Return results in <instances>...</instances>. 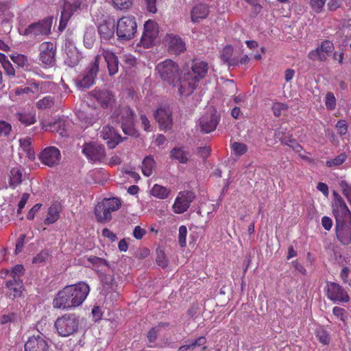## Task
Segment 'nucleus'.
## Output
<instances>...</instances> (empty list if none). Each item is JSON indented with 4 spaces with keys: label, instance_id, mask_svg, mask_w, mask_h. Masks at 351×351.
<instances>
[{
    "label": "nucleus",
    "instance_id": "37998d69",
    "mask_svg": "<svg viewBox=\"0 0 351 351\" xmlns=\"http://www.w3.org/2000/svg\"><path fill=\"white\" fill-rule=\"evenodd\" d=\"M316 337L324 345L330 343V337L329 333L323 328H319L316 330Z\"/></svg>",
    "mask_w": 351,
    "mask_h": 351
},
{
    "label": "nucleus",
    "instance_id": "4d7b16f0",
    "mask_svg": "<svg viewBox=\"0 0 351 351\" xmlns=\"http://www.w3.org/2000/svg\"><path fill=\"white\" fill-rule=\"evenodd\" d=\"M67 56L68 58L65 60V62L69 66L73 67L79 62V56L75 51H71V56L67 53Z\"/></svg>",
    "mask_w": 351,
    "mask_h": 351
},
{
    "label": "nucleus",
    "instance_id": "58836bf2",
    "mask_svg": "<svg viewBox=\"0 0 351 351\" xmlns=\"http://www.w3.org/2000/svg\"><path fill=\"white\" fill-rule=\"evenodd\" d=\"M169 193L168 189L157 184H154L151 190V194L158 199L167 198Z\"/></svg>",
    "mask_w": 351,
    "mask_h": 351
},
{
    "label": "nucleus",
    "instance_id": "e2e57ef3",
    "mask_svg": "<svg viewBox=\"0 0 351 351\" xmlns=\"http://www.w3.org/2000/svg\"><path fill=\"white\" fill-rule=\"evenodd\" d=\"M156 262L158 265L162 267H165L167 265V261L165 254L162 251L158 252Z\"/></svg>",
    "mask_w": 351,
    "mask_h": 351
},
{
    "label": "nucleus",
    "instance_id": "0eeeda50",
    "mask_svg": "<svg viewBox=\"0 0 351 351\" xmlns=\"http://www.w3.org/2000/svg\"><path fill=\"white\" fill-rule=\"evenodd\" d=\"M156 71L160 77L172 85H176V80L180 75L178 65L171 60H166L159 63Z\"/></svg>",
    "mask_w": 351,
    "mask_h": 351
},
{
    "label": "nucleus",
    "instance_id": "e433bc0d",
    "mask_svg": "<svg viewBox=\"0 0 351 351\" xmlns=\"http://www.w3.org/2000/svg\"><path fill=\"white\" fill-rule=\"evenodd\" d=\"M24 267L22 265H15L11 270H6L5 274L8 275L10 280H21L24 274Z\"/></svg>",
    "mask_w": 351,
    "mask_h": 351
},
{
    "label": "nucleus",
    "instance_id": "412c9836",
    "mask_svg": "<svg viewBox=\"0 0 351 351\" xmlns=\"http://www.w3.org/2000/svg\"><path fill=\"white\" fill-rule=\"evenodd\" d=\"M336 234L343 245H348L351 241V220L336 223Z\"/></svg>",
    "mask_w": 351,
    "mask_h": 351
},
{
    "label": "nucleus",
    "instance_id": "20e7f679",
    "mask_svg": "<svg viewBox=\"0 0 351 351\" xmlns=\"http://www.w3.org/2000/svg\"><path fill=\"white\" fill-rule=\"evenodd\" d=\"M121 200L117 197L104 199L95 208V215L97 221L105 223L112 219V212L117 210L121 206Z\"/></svg>",
    "mask_w": 351,
    "mask_h": 351
},
{
    "label": "nucleus",
    "instance_id": "ea45409f",
    "mask_svg": "<svg viewBox=\"0 0 351 351\" xmlns=\"http://www.w3.org/2000/svg\"><path fill=\"white\" fill-rule=\"evenodd\" d=\"M347 158L348 156L345 153H341L334 158L328 160L326 162V165L330 168L337 167L342 165L347 160Z\"/></svg>",
    "mask_w": 351,
    "mask_h": 351
},
{
    "label": "nucleus",
    "instance_id": "f03ea898",
    "mask_svg": "<svg viewBox=\"0 0 351 351\" xmlns=\"http://www.w3.org/2000/svg\"><path fill=\"white\" fill-rule=\"evenodd\" d=\"M134 111L128 106H121L115 110L112 115L114 121L119 123L124 134L134 136L136 131L134 128Z\"/></svg>",
    "mask_w": 351,
    "mask_h": 351
},
{
    "label": "nucleus",
    "instance_id": "680f3d73",
    "mask_svg": "<svg viewBox=\"0 0 351 351\" xmlns=\"http://www.w3.org/2000/svg\"><path fill=\"white\" fill-rule=\"evenodd\" d=\"M336 128L338 134L341 136L346 134L348 130V126L344 120L338 121L336 124Z\"/></svg>",
    "mask_w": 351,
    "mask_h": 351
},
{
    "label": "nucleus",
    "instance_id": "0e129e2a",
    "mask_svg": "<svg viewBox=\"0 0 351 351\" xmlns=\"http://www.w3.org/2000/svg\"><path fill=\"white\" fill-rule=\"evenodd\" d=\"M342 3V0H330L327 3V6L330 11H335L341 6Z\"/></svg>",
    "mask_w": 351,
    "mask_h": 351
},
{
    "label": "nucleus",
    "instance_id": "774afa93",
    "mask_svg": "<svg viewBox=\"0 0 351 351\" xmlns=\"http://www.w3.org/2000/svg\"><path fill=\"white\" fill-rule=\"evenodd\" d=\"M145 234L146 230L139 226H136L133 231V236L136 239H141Z\"/></svg>",
    "mask_w": 351,
    "mask_h": 351
},
{
    "label": "nucleus",
    "instance_id": "13d9d810",
    "mask_svg": "<svg viewBox=\"0 0 351 351\" xmlns=\"http://www.w3.org/2000/svg\"><path fill=\"white\" fill-rule=\"evenodd\" d=\"M88 261L96 267L108 266V263L106 260L97 256H90Z\"/></svg>",
    "mask_w": 351,
    "mask_h": 351
},
{
    "label": "nucleus",
    "instance_id": "de8ad7c7",
    "mask_svg": "<svg viewBox=\"0 0 351 351\" xmlns=\"http://www.w3.org/2000/svg\"><path fill=\"white\" fill-rule=\"evenodd\" d=\"M326 0H311L310 5L311 9L319 14L323 11Z\"/></svg>",
    "mask_w": 351,
    "mask_h": 351
},
{
    "label": "nucleus",
    "instance_id": "f704fd0d",
    "mask_svg": "<svg viewBox=\"0 0 351 351\" xmlns=\"http://www.w3.org/2000/svg\"><path fill=\"white\" fill-rule=\"evenodd\" d=\"M50 130L56 132L62 137H66L69 135L68 128L64 121L58 120L50 125Z\"/></svg>",
    "mask_w": 351,
    "mask_h": 351
},
{
    "label": "nucleus",
    "instance_id": "2f4dec72",
    "mask_svg": "<svg viewBox=\"0 0 351 351\" xmlns=\"http://www.w3.org/2000/svg\"><path fill=\"white\" fill-rule=\"evenodd\" d=\"M96 40L95 29L92 25L86 28L84 35V45L87 49L93 48Z\"/></svg>",
    "mask_w": 351,
    "mask_h": 351
},
{
    "label": "nucleus",
    "instance_id": "49530a36",
    "mask_svg": "<svg viewBox=\"0 0 351 351\" xmlns=\"http://www.w3.org/2000/svg\"><path fill=\"white\" fill-rule=\"evenodd\" d=\"M49 256V252L47 250H43L34 257L32 263L38 265L45 263L48 260Z\"/></svg>",
    "mask_w": 351,
    "mask_h": 351
},
{
    "label": "nucleus",
    "instance_id": "f257e3e1",
    "mask_svg": "<svg viewBox=\"0 0 351 351\" xmlns=\"http://www.w3.org/2000/svg\"><path fill=\"white\" fill-rule=\"evenodd\" d=\"M89 291V286L83 282L66 286L53 299V307L67 309L79 306L86 300Z\"/></svg>",
    "mask_w": 351,
    "mask_h": 351
},
{
    "label": "nucleus",
    "instance_id": "864d4df0",
    "mask_svg": "<svg viewBox=\"0 0 351 351\" xmlns=\"http://www.w3.org/2000/svg\"><path fill=\"white\" fill-rule=\"evenodd\" d=\"M71 16V13L66 10V7L62 12L61 18L60 20L59 29L62 31L66 25L67 21Z\"/></svg>",
    "mask_w": 351,
    "mask_h": 351
},
{
    "label": "nucleus",
    "instance_id": "b1692460",
    "mask_svg": "<svg viewBox=\"0 0 351 351\" xmlns=\"http://www.w3.org/2000/svg\"><path fill=\"white\" fill-rule=\"evenodd\" d=\"M25 351H47L49 345L43 335L30 337L25 344Z\"/></svg>",
    "mask_w": 351,
    "mask_h": 351
},
{
    "label": "nucleus",
    "instance_id": "6e6d98bb",
    "mask_svg": "<svg viewBox=\"0 0 351 351\" xmlns=\"http://www.w3.org/2000/svg\"><path fill=\"white\" fill-rule=\"evenodd\" d=\"M187 234V228L185 226H181L179 228L178 241L181 247H184L186 243V237Z\"/></svg>",
    "mask_w": 351,
    "mask_h": 351
},
{
    "label": "nucleus",
    "instance_id": "7c9ffc66",
    "mask_svg": "<svg viewBox=\"0 0 351 351\" xmlns=\"http://www.w3.org/2000/svg\"><path fill=\"white\" fill-rule=\"evenodd\" d=\"M206 342V339L204 336L199 337L195 340H189L186 341L187 343L178 348V351H193L197 346H203L202 350H206V346H204Z\"/></svg>",
    "mask_w": 351,
    "mask_h": 351
},
{
    "label": "nucleus",
    "instance_id": "69168bd1",
    "mask_svg": "<svg viewBox=\"0 0 351 351\" xmlns=\"http://www.w3.org/2000/svg\"><path fill=\"white\" fill-rule=\"evenodd\" d=\"M17 319H18V315L16 313H10L8 315H4L1 317V323L2 324H5L8 322H15Z\"/></svg>",
    "mask_w": 351,
    "mask_h": 351
},
{
    "label": "nucleus",
    "instance_id": "473e14b6",
    "mask_svg": "<svg viewBox=\"0 0 351 351\" xmlns=\"http://www.w3.org/2000/svg\"><path fill=\"white\" fill-rule=\"evenodd\" d=\"M23 172L18 168L14 167L10 170L9 184L12 189L19 186L23 180Z\"/></svg>",
    "mask_w": 351,
    "mask_h": 351
},
{
    "label": "nucleus",
    "instance_id": "6ab92c4d",
    "mask_svg": "<svg viewBox=\"0 0 351 351\" xmlns=\"http://www.w3.org/2000/svg\"><path fill=\"white\" fill-rule=\"evenodd\" d=\"M165 41L167 45L168 52L171 54L178 55L186 50L185 43L178 36L167 34Z\"/></svg>",
    "mask_w": 351,
    "mask_h": 351
},
{
    "label": "nucleus",
    "instance_id": "3c124183",
    "mask_svg": "<svg viewBox=\"0 0 351 351\" xmlns=\"http://www.w3.org/2000/svg\"><path fill=\"white\" fill-rule=\"evenodd\" d=\"M325 105L328 110H334L336 107V99L334 94L329 92L326 95Z\"/></svg>",
    "mask_w": 351,
    "mask_h": 351
},
{
    "label": "nucleus",
    "instance_id": "a18cd8bd",
    "mask_svg": "<svg viewBox=\"0 0 351 351\" xmlns=\"http://www.w3.org/2000/svg\"><path fill=\"white\" fill-rule=\"evenodd\" d=\"M54 103L53 98L51 96H46L42 99H40L37 103L36 106L40 109H45L50 108Z\"/></svg>",
    "mask_w": 351,
    "mask_h": 351
},
{
    "label": "nucleus",
    "instance_id": "7ed1b4c3",
    "mask_svg": "<svg viewBox=\"0 0 351 351\" xmlns=\"http://www.w3.org/2000/svg\"><path fill=\"white\" fill-rule=\"evenodd\" d=\"M54 326L59 336L67 337L77 332L80 317L75 313L64 314L57 318Z\"/></svg>",
    "mask_w": 351,
    "mask_h": 351
},
{
    "label": "nucleus",
    "instance_id": "72a5a7b5",
    "mask_svg": "<svg viewBox=\"0 0 351 351\" xmlns=\"http://www.w3.org/2000/svg\"><path fill=\"white\" fill-rule=\"evenodd\" d=\"M60 208L57 205H52L48 208L47 215L44 223L50 225L55 223L60 217Z\"/></svg>",
    "mask_w": 351,
    "mask_h": 351
},
{
    "label": "nucleus",
    "instance_id": "c9c22d12",
    "mask_svg": "<svg viewBox=\"0 0 351 351\" xmlns=\"http://www.w3.org/2000/svg\"><path fill=\"white\" fill-rule=\"evenodd\" d=\"M155 168V161L152 156H147L144 158L142 164V173L144 176L149 177Z\"/></svg>",
    "mask_w": 351,
    "mask_h": 351
},
{
    "label": "nucleus",
    "instance_id": "603ef678",
    "mask_svg": "<svg viewBox=\"0 0 351 351\" xmlns=\"http://www.w3.org/2000/svg\"><path fill=\"white\" fill-rule=\"evenodd\" d=\"M233 54V48L228 45L223 49L221 52V58L224 63H228L230 61Z\"/></svg>",
    "mask_w": 351,
    "mask_h": 351
},
{
    "label": "nucleus",
    "instance_id": "ddd939ff",
    "mask_svg": "<svg viewBox=\"0 0 351 351\" xmlns=\"http://www.w3.org/2000/svg\"><path fill=\"white\" fill-rule=\"evenodd\" d=\"M42 163L50 167L59 164L61 159L60 150L53 146L45 148L39 155Z\"/></svg>",
    "mask_w": 351,
    "mask_h": 351
},
{
    "label": "nucleus",
    "instance_id": "dca6fc26",
    "mask_svg": "<svg viewBox=\"0 0 351 351\" xmlns=\"http://www.w3.org/2000/svg\"><path fill=\"white\" fill-rule=\"evenodd\" d=\"M158 31L156 24L152 21H147L144 25V32L141 39V44L145 48H149L157 38Z\"/></svg>",
    "mask_w": 351,
    "mask_h": 351
},
{
    "label": "nucleus",
    "instance_id": "338daca9",
    "mask_svg": "<svg viewBox=\"0 0 351 351\" xmlns=\"http://www.w3.org/2000/svg\"><path fill=\"white\" fill-rule=\"evenodd\" d=\"M282 142L292 147V149L297 152H300L302 149V146L296 143L293 139H290L289 141L282 140Z\"/></svg>",
    "mask_w": 351,
    "mask_h": 351
},
{
    "label": "nucleus",
    "instance_id": "5701e85b",
    "mask_svg": "<svg viewBox=\"0 0 351 351\" xmlns=\"http://www.w3.org/2000/svg\"><path fill=\"white\" fill-rule=\"evenodd\" d=\"M99 52V56H102L106 62L109 75H114L119 71L118 57L109 49H101Z\"/></svg>",
    "mask_w": 351,
    "mask_h": 351
},
{
    "label": "nucleus",
    "instance_id": "4468645a",
    "mask_svg": "<svg viewBox=\"0 0 351 351\" xmlns=\"http://www.w3.org/2000/svg\"><path fill=\"white\" fill-rule=\"evenodd\" d=\"M82 153L87 158L93 162L101 161L106 156L104 147L95 143H86Z\"/></svg>",
    "mask_w": 351,
    "mask_h": 351
},
{
    "label": "nucleus",
    "instance_id": "bf43d9fd",
    "mask_svg": "<svg viewBox=\"0 0 351 351\" xmlns=\"http://www.w3.org/2000/svg\"><path fill=\"white\" fill-rule=\"evenodd\" d=\"M2 67L5 75L9 77H12L15 75V70L10 61L5 63L4 62V64L2 65Z\"/></svg>",
    "mask_w": 351,
    "mask_h": 351
},
{
    "label": "nucleus",
    "instance_id": "39448f33",
    "mask_svg": "<svg viewBox=\"0 0 351 351\" xmlns=\"http://www.w3.org/2000/svg\"><path fill=\"white\" fill-rule=\"evenodd\" d=\"M136 29L137 25L134 16H123L117 22V35L119 40H130L134 36Z\"/></svg>",
    "mask_w": 351,
    "mask_h": 351
},
{
    "label": "nucleus",
    "instance_id": "9b49d317",
    "mask_svg": "<svg viewBox=\"0 0 351 351\" xmlns=\"http://www.w3.org/2000/svg\"><path fill=\"white\" fill-rule=\"evenodd\" d=\"M197 83L195 77H193L191 74L187 72L182 77H178L176 80V85L173 86L178 87L180 95L188 96L195 89Z\"/></svg>",
    "mask_w": 351,
    "mask_h": 351
},
{
    "label": "nucleus",
    "instance_id": "423d86ee",
    "mask_svg": "<svg viewBox=\"0 0 351 351\" xmlns=\"http://www.w3.org/2000/svg\"><path fill=\"white\" fill-rule=\"evenodd\" d=\"M52 25V19H47L37 23L29 25L27 27L19 29L21 35L29 36L31 38H40L43 36H47L51 32Z\"/></svg>",
    "mask_w": 351,
    "mask_h": 351
},
{
    "label": "nucleus",
    "instance_id": "4be33fe9",
    "mask_svg": "<svg viewBox=\"0 0 351 351\" xmlns=\"http://www.w3.org/2000/svg\"><path fill=\"white\" fill-rule=\"evenodd\" d=\"M100 136L105 141L109 148L112 149L122 141L121 136L109 125H105L100 131Z\"/></svg>",
    "mask_w": 351,
    "mask_h": 351
},
{
    "label": "nucleus",
    "instance_id": "79ce46f5",
    "mask_svg": "<svg viewBox=\"0 0 351 351\" xmlns=\"http://www.w3.org/2000/svg\"><path fill=\"white\" fill-rule=\"evenodd\" d=\"M19 120L25 125H30L36 122L35 115L32 113H17Z\"/></svg>",
    "mask_w": 351,
    "mask_h": 351
},
{
    "label": "nucleus",
    "instance_id": "c756f323",
    "mask_svg": "<svg viewBox=\"0 0 351 351\" xmlns=\"http://www.w3.org/2000/svg\"><path fill=\"white\" fill-rule=\"evenodd\" d=\"M208 14V8L204 3L196 4L191 10V20L196 23L205 19Z\"/></svg>",
    "mask_w": 351,
    "mask_h": 351
},
{
    "label": "nucleus",
    "instance_id": "5fc2aeb1",
    "mask_svg": "<svg viewBox=\"0 0 351 351\" xmlns=\"http://www.w3.org/2000/svg\"><path fill=\"white\" fill-rule=\"evenodd\" d=\"M11 60L21 67L25 66L27 63V58L22 54H15L10 56Z\"/></svg>",
    "mask_w": 351,
    "mask_h": 351
},
{
    "label": "nucleus",
    "instance_id": "a211bd4d",
    "mask_svg": "<svg viewBox=\"0 0 351 351\" xmlns=\"http://www.w3.org/2000/svg\"><path fill=\"white\" fill-rule=\"evenodd\" d=\"M40 60L47 65L52 66L55 62L56 47L53 43L44 42L40 45Z\"/></svg>",
    "mask_w": 351,
    "mask_h": 351
},
{
    "label": "nucleus",
    "instance_id": "09e8293b",
    "mask_svg": "<svg viewBox=\"0 0 351 351\" xmlns=\"http://www.w3.org/2000/svg\"><path fill=\"white\" fill-rule=\"evenodd\" d=\"M339 185L342 189L343 194L351 204V184H348L345 180H341L339 183Z\"/></svg>",
    "mask_w": 351,
    "mask_h": 351
},
{
    "label": "nucleus",
    "instance_id": "2eb2a0df",
    "mask_svg": "<svg viewBox=\"0 0 351 351\" xmlns=\"http://www.w3.org/2000/svg\"><path fill=\"white\" fill-rule=\"evenodd\" d=\"M154 117L162 130H167L171 128L173 123L172 111L168 106L158 108L155 113Z\"/></svg>",
    "mask_w": 351,
    "mask_h": 351
},
{
    "label": "nucleus",
    "instance_id": "052dcab7",
    "mask_svg": "<svg viewBox=\"0 0 351 351\" xmlns=\"http://www.w3.org/2000/svg\"><path fill=\"white\" fill-rule=\"evenodd\" d=\"M11 125L10 123L0 121V136H7L11 131Z\"/></svg>",
    "mask_w": 351,
    "mask_h": 351
},
{
    "label": "nucleus",
    "instance_id": "c85d7f7f",
    "mask_svg": "<svg viewBox=\"0 0 351 351\" xmlns=\"http://www.w3.org/2000/svg\"><path fill=\"white\" fill-rule=\"evenodd\" d=\"M79 119L87 126L92 125L96 123L101 117V110L98 108H94L90 112H80Z\"/></svg>",
    "mask_w": 351,
    "mask_h": 351
},
{
    "label": "nucleus",
    "instance_id": "bb28decb",
    "mask_svg": "<svg viewBox=\"0 0 351 351\" xmlns=\"http://www.w3.org/2000/svg\"><path fill=\"white\" fill-rule=\"evenodd\" d=\"M5 286L8 289V293L13 299L21 295L23 291V283L22 280H10L5 282Z\"/></svg>",
    "mask_w": 351,
    "mask_h": 351
},
{
    "label": "nucleus",
    "instance_id": "aec40b11",
    "mask_svg": "<svg viewBox=\"0 0 351 351\" xmlns=\"http://www.w3.org/2000/svg\"><path fill=\"white\" fill-rule=\"evenodd\" d=\"M90 94L103 108L111 107L115 101L112 93L106 89L96 88Z\"/></svg>",
    "mask_w": 351,
    "mask_h": 351
},
{
    "label": "nucleus",
    "instance_id": "cd10ccee",
    "mask_svg": "<svg viewBox=\"0 0 351 351\" xmlns=\"http://www.w3.org/2000/svg\"><path fill=\"white\" fill-rule=\"evenodd\" d=\"M208 64L204 61H195L192 66V71L188 72L193 77H195L197 82L205 77L208 72Z\"/></svg>",
    "mask_w": 351,
    "mask_h": 351
},
{
    "label": "nucleus",
    "instance_id": "4c0bfd02",
    "mask_svg": "<svg viewBox=\"0 0 351 351\" xmlns=\"http://www.w3.org/2000/svg\"><path fill=\"white\" fill-rule=\"evenodd\" d=\"M189 156V154L182 148H174L171 152V157L182 164H185L188 162Z\"/></svg>",
    "mask_w": 351,
    "mask_h": 351
},
{
    "label": "nucleus",
    "instance_id": "a878e982",
    "mask_svg": "<svg viewBox=\"0 0 351 351\" xmlns=\"http://www.w3.org/2000/svg\"><path fill=\"white\" fill-rule=\"evenodd\" d=\"M101 39L108 40L114 37L115 23L114 21L108 20L101 23L97 27Z\"/></svg>",
    "mask_w": 351,
    "mask_h": 351
},
{
    "label": "nucleus",
    "instance_id": "c03bdc74",
    "mask_svg": "<svg viewBox=\"0 0 351 351\" xmlns=\"http://www.w3.org/2000/svg\"><path fill=\"white\" fill-rule=\"evenodd\" d=\"M133 4V0H112L114 8L119 10L130 9Z\"/></svg>",
    "mask_w": 351,
    "mask_h": 351
},
{
    "label": "nucleus",
    "instance_id": "1a4fd4ad",
    "mask_svg": "<svg viewBox=\"0 0 351 351\" xmlns=\"http://www.w3.org/2000/svg\"><path fill=\"white\" fill-rule=\"evenodd\" d=\"M334 196L332 206L336 223L351 221V213L343 198L335 192Z\"/></svg>",
    "mask_w": 351,
    "mask_h": 351
},
{
    "label": "nucleus",
    "instance_id": "393cba45",
    "mask_svg": "<svg viewBox=\"0 0 351 351\" xmlns=\"http://www.w3.org/2000/svg\"><path fill=\"white\" fill-rule=\"evenodd\" d=\"M219 122V119L215 114L204 116L199 119L201 131L209 133L215 130Z\"/></svg>",
    "mask_w": 351,
    "mask_h": 351
},
{
    "label": "nucleus",
    "instance_id": "f8f14e48",
    "mask_svg": "<svg viewBox=\"0 0 351 351\" xmlns=\"http://www.w3.org/2000/svg\"><path fill=\"white\" fill-rule=\"evenodd\" d=\"M326 296L334 302H348L350 300L348 293L339 284L328 282L326 284Z\"/></svg>",
    "mask_w": 351,
    "mask_h": 351
},
{
    "label": "nucleus",
    "instance_id": "a19ab883",
    "mask_svg": "<svg viewBox=\"0 0 351 351\" xmlns=\"http://www.w3.org/2000/svg\"><path fill=\"white\" fill-rule=\"evenodd\" d=\"M233 154L237 156L244 155L247 152V146L245 143L234 142L231 145Z\"/></svg>",
    "mask_w": 351,
    "mask_h": 351
},
{
    "label": "nucleus",
    "instance_id": "8fccbe9b",
    "mask_svg": "<svg viewBox=\"0 0 351 351\" xmlns=\"http://www.w3.org/2000/svg\"><path fill=\"white\" fill-rule=\"evenodd\" d=\"M288 106L280 102H276L272 106V111L275 117H280L282 112L287 110Z\"/></svg>",
    "mask_w": 351,
    "mask_h": 351
},
{
    "label": "nucleus",
    "instance_id": "9d476101",
    "mask_svg": "<svg viewBox=\"0 0 351 351\" xmlns=\"http://www.w3.org/2000/svg\"><path fill=\"white\" fill-rule=\"evenodd\" d=\"M195 198V195L192 191H183L179 192L172 207L173 212L177 214L184 213L188 210Z\"/></svg>",
    "mask_w": 351,
    "mask_h": 351
},
{
    "label": "nucleus",
    "instance_id": "6e6552de",
    "mask_svg": "<svg viewBox=\"0 0 351 351\" xmlns=\"http://www.w3.org/2000/svg\"><path fill=\"white\" fill-rule=\"evenodd\" d=\"M100 61L99 54L96 56L92 62L84 71L82 77L77 82V86L83 88H88L95 83V80L99 71Z\"/></svg>",
    "mask_w": 351,
    "mask_h": 351
},
{
    "label": "nucleus",
    "instance_id": "f3484780",
    "mask_svg": "<svg viewBox=\"0 0 351 351\" xmlns=\"http://www.w3.org/2000/svg\"><path fill=\"white\" fill-rule=\"evenodd\" d=\"M334 49L333 43L329 40H324L316 49L308 53V57L312 60L326 61L328 55Z\"/></svg>",
    "mask_w": 351,
    "mask_h": 351
}]
</instances>
